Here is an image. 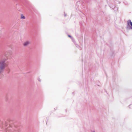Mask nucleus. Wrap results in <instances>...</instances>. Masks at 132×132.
Listing matches in <instances>:
<instances>
[{
	"instance_id": "f257e3e1",
	"label": "nucleus",
	"mask_w": 132,
	"mask_h": 132,
	"mask_svg": "<svg viewBox=\"0 0 132 132\" xmlns=\"http://www.w3.org/2000/svg\"><path fill=\"white\" fill-rule=\"evenodd\" d=\"M6 60V59H4L0 61V74L3 72L6 66L5 62Z\"/></svg>"
},
{
	"instance_id": "f03ea898",
	"label": "nucleus",
	"mask_w": 132,
	"mask_h": 132,
	"mask_svg": "<svg viewBox=\"0 0 132 132\" xmlns=\"http://www.w3.org/2000/svg\"><path fill=\"white\" fill-rule=\"evenodd\" d=\"M31 43V42L29 41H27L24 42L23 43V45L24 47L27 46L28 45L30 44Z\"/></svg>"
},
{
	"instance_id": "7ed1b4c3",
	"label": "nucleus",
	"mask_w": 132,
	"mask_h": 132,
	"mask_svg": "<svg viewBox=\"0 0 132 132\" xmlns=\"http://www.w3.org/2000/svg\"><path fill=\"white\" fill-rule=\"evenodd\" d=\"M128 24L131 29H132V23L130 20L128 21Z\"/></svg>"
},
{
	"instance_id": "20e7f679",
	"label": "nucleus",
	"mask_w": 132,
	"mask_h": 132,
	"mask_svg": "<svg viewBox=\"0 0 132 132\" xmlns=\"http://www.w3.org/2000/svg\"><path fill=\"white\" fill-rule=\"evenodd\" d=\"M25 17L22 14H21V19H25Z\"/></svg>"
},
{
	"instance_id": "39448f33",
	"label": "nucleus",
	"mask_w": 132,
	"mask_h": 132,
	"mask_svg": "<svg viewBox=\"0 0 132 132\" xmlns=\"http://www.w3.org/2000/svg\"><path fill=\"white\" fill-rule=\"evenodd\" d=\"M69 37H70V36L69 35Z\"/></svg>"
},
{
	"instance_id": "423d86ee",
	"label": "nucleus",
	"mask_w": 132,
	"mask_h": 132,
	"mask_svg": "<svg viewBox=\"0 0 132 132\" xmlns=\"http://www.w3.org/2000/svg\"><path fill=\"white\" fill-rule=\"evenodd\" d=\"M95 132V131H94V132Z\"/></svg>"
}]
</instances>
